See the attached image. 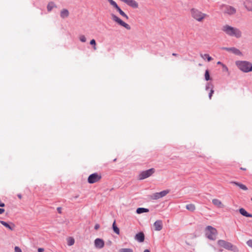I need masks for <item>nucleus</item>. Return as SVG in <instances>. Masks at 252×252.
<instances>
[{
	"label": "nucleus",
	"instance_id": "nucleus-41",
	"mask_svg": "<svg viewBox=\"0 0 252 252\" xmlns=\"http://www.w3.org/2000/svg\"><path fill=\"white\" fill-rule=\"evenodd\" d=\"M4 212V209L0 208V214H2Z\"/></svg>",
	"mask_w": 252,
	"mask_h": 252
},
{
	"label": "nucleus",
	"instance_id": "nucleus-27",
	"mask_svg": "<svg viewBox=\"0 0 252 252\" xmlns=\"http://www.w3.org/2000/svg\"><path fill=\"white\" fill-rule=\"evenodd\" d=\"M55 4L53 2H50L48 3L47 8L48 11H51L54 7H55Z\"/></svg>",
	"mask_w": 252,
	"mask_h": 252
},
{
	"label": "nucleus",
	"instance_id": "nucleus-11",
	"mask_svg": "<svg viewBox=\"0 0 252 252\" xmlns=\"http://www.w3.org/2000/svg\"><path fill=\"white\" fill-rule=\"evenodd\" d=\"M121 1L125 3L127 5L134 8L138 7V3L135 0H120Z\"/></svg>",
	"mask_w": 252,
	"mask_h": 252
},
{
	"label": "nucleus",
	"instance_id": "nucleus-43",
	"mask_svg": "<svg viewBox=\"0 0 252 252\" xmlns=\"http://www.w3.org/2000/svg\"><path fill=\"white\" fill-rule=\"evenodd\" d=\"M57 210H58L59 213H61V208L60 207L58 208Z\"/></svg>",
	"mask_w": 252,
	"mask_h": 252
},
{
	"label": "nucleus",
	"instance_id": "nucleus-25",
	"mask_svg": "<svg viewBox=\"0 0 252 252\" xmlns=\"http://www.w3.org/2000/svg\"><path fill=\"white\" fill-rule=\"evenodd\" d=\"M113 231L118 235L120 234L119 228L116 225V221H114L112 225Z\"/></svg>",
	"mask_w": 252,
	"mask_h": 252
},
{
	"label": "nucleus",
	"instance_id": "nucleus-49",
	"mask_svg": "<svg viewBox=\"0 0 252 252\" xmlns=\"http://www.w3.org/2000/svg\"><path fill=\"white\" fill-rule=\"evenodd\" d=\"M251 200H252V198H251Z\"/></svg>",
	"mask_w": 252,
	"mask_h": 252
},
{
	"label": "nucleus",
	"instance_id": "nucleus-18",
	"mask_svg": "<svg viewBox=\"0 0 252 252\" xmlns=\"http://www.w3.org/2000/svg\"><path fill=\"white\" fill-rule=\"evenodd\" d=\"M69 12L66 9H63L60 12V16L63 19H65L69 16Z\"/></svg>",
	"mask_w": 252,
	"mask_h": 252
},
{
	"label": "nucleus",
	"instance_id": "nucleus-45",
	"mask_svg": "<svg viewBox=\"0 0 252 252\" xmlns=\"http://www.w3.org/2000/svg\"><path fill=\"white\" fill-rule=\"evenodd\" d=\"M143 252H150V250L147 249L144 251Z\"/></svg>",
	"mask_w": 252,
	"mask_h": 252
},
{
	"label": "nucleus",
	"instance_id": "nucleus-9",
	"mask_svg": "<svg viewBox=\"0 0 252 252\" xmlns=\"http://www.w3.org/2000/svg\"><path fill=\"white\" fill-rule=\"evenodd\" d=\"M101 176L97 173H93L90 175L88 178V182L90 184H94L99 181Z\"/></svg>",
	"mask_w": 252,
	"mask_h": 252
},
{
	"label": "nucleus",
	"instance_id": "nucleus-37",
	"mask_svg": "<svg viewBox=\"0 0 252 252\" xmlns=\"http://www.w3.org/2000/svg\"><path fill=\"white\" fill-rule=\"evenodd\" d=\"M14 252H22V251L19 247L16 246L14 248Z\"/></svg>",
	"mask_w": 252,
	"mask_h": 252
},
{
	"label": "nucleus",
	"instance_id": "nucleus-32",
	"mask_svg": "<svg viewBox=\"0 0 252 252\" xmlns=\"http://www.w3.org/2000/svg\"><path fill=\"white\" fill-rule=\"evenodd\" d=\"M205 79L206 81H208L210 80V77L209 74V72L208 70H206L205 73Z\"/></svg>",
	"mask_w": 252,
	"mask_h": 252
},
{
	"label": "nucleus",
	"instance_id": "nucleus-20",
	"mask_svg": "<svg viewBox=\"0 0 252 252\" xmlns=\"http://www.w3.org/2000/svg\"><path fill=\"white\" fill-rule=\"evenodd\" d=\"M239 212L245 217L252 218V214L248 213L244 208H240Z\"/></svg>",
	"mask_w": 252,
	"mask_h": 252
},
{
	"label": "nucleus",
	"instance_id": "nucleus-15",
	"mask_svg": "<svg viewBox=\"0 0 252 252\" xmlns=\"http://www.w3.org/2000/svg\"><path fill=\"white\" fill-rule=\"evenodd\" d=\"M243 5L247 11L252 12V0H246L244 2Z\"/></svg>",
	"mask_w": 252,
	"mask_h": 252
},
{
	"label": "nucleus",
	"instance_id": "nucleus-29",
	"mask_svg": "<svg viewBox=\"0 0 252 252\" xmlns=\"http://www.w3.org/2000/svg\"><path fill=\"white\" fill-rule=\"evenodd\" d=\"M169 192V191L168 190H164L158 193H159L160 197L162 198L166 195Z\"/></svg>",
	"mask_w": 252,
	"mask_h": 252
},
{
	"label": "nucleus",
	"instance_id": "nucleus-30",
	"mask_svg": "<svg viewBox=\"0 0 252 252\" xmlns=\"http://www.w3.org/2000/svg\"><path fill=\"white\" fill-rule=\"evenodd\" d=\"M74 244V239L72 237L67 238V244L68 246H72Z\"/></svg>",
	"mask_w": 252,
	"mask_h": 252
},
{
	"label": "nucleus",
	"instance_id": "nucleus-1",
	"mask_svg": "<svg viewBox=\"0 0 252 252\" xmlns=\"http://www.w3.org/2000/svg\"><path fill=\"white\" fill-rule=\"evenodd\" d=\"M221 30L229 36L240 38L242 36V32L239 29L232 27L229 25H223L221 28Z\"/></svg>",
	"mask_w": 252,
	"mask_h": 252
},
{
	"label": "nucleus",
	"instance_id": "nucleus-36",
	"mask_svg": "<svg viewBox=\"0 0 252 252\" xmlns=\"http://www.w3.org/2000/svg\"><path fill=\"white\" fill-rule=\"evenodd\" d=\"M247 245L252 249V239L249 240L247 242Z\"/></svg>",
	"mask_w": 252,
	"mask_h": 252
},
{
	"label": "nucleus",
	"instance_id": "nucleus-31",
	"mask_svg": "<svg viewBox=\"0 0 252 252\" xmlns=\"http://www.w3.org/2000/svg\"><path fill=\"white\" fill-rule=\"evenodd\" d=\"M119 252H133L132 249L130 248H123L121 249Z\"/></svg>",
	"mask_w": 252,
	"mask_h": 252
},
{
	"label": "nucleus",
	"instance_id": "nucleus-17",
	"mask_svg": "<svg viewBox=\"0 0 252 252\" xmlns=\"http://www.w3.org/2000/svg\"><path fill=\"white\" fill-rule=\"evenodd\" d=\"M212 203L215 206L218 208H222L224 207V205L221 201L218 199H213L212 200Z\"/></svg>",
	"mask_w": 252,
	"mask_h": 252
},
{
	"label": "nucleus",
	"instance_id": "nucleus-34",
	"mask_svg": "<svg viewBox=\"0 0 252 252\" xmlns=\"http://www.w3.org/2000/svg\"><path fill=\"white\" fill-rule=\"evenodd\" d=\"M212 88V89H213V85L210 83H208L206 85V90H208L209 89H211V90Z\"/></svg>",
	"mask_w": 252,
	"mask_h": 252
},
{
	"label": "nucleus",
	"instance_id": "nucleus-40",
	"mask_svg": "<svg viewBox=\"0 0 252 252\" xmlns=\"http://www.w3.org/2000/svg\"><path fill=\"white\" fill-rule=\"evenodd\" d=\"M100 227V226L98 224H96L94 226V229L95 230H97L98 229H99Z\"/></svg>",
	"mask_w": 252,
	"mask_h": 252
},
{
	"label": "nucleus",
	"instance_id": "nucleus-4",
	"mask_svg": "<svg viewBox=\"0 0 252 252\" xmlns=\"http://www.w3.org/2000/svg\"><path fill=\"white\" fill-rule=\"evenodd\" d=\"M218 231L217 229L211 226H207L205 228V235L210 240H215L216 239Z\"/></svg>",
	"mask_w": 252,
	"mask_h": 252
},
{
	"label": "nucleus",
	"instance_id": "nucleus-8",
	"mask_svg": "<svg viewBox=\"0 0 252 252\" xmlns=\"http://www.w3.org/2000/svg\"><path fill=\"white\" fill-rule=\"evenodd\" d=\"M155 172L154 168H151L148 170L141 172L139 176L138 179L142 180L152 176Z\"/></svg>",
	"mask_w": 252,
	"mask_h": 252
},
{
	"label": "nucleus",
	"instance_id": "nucleus-38",
	"mask_svg": "<svg viewBox=\"0 0 252 252\" xmlns=\"http://www.w3.org/2000/svg\"><path fill=\"white\" fill-rule=\"evenodd\" d=\"M222 66L224 71L227 72L228 71V67L225 64H222Z\"/></svg>",
	"mask_w": 252,
	"mask_h": 252
},
{
	"label": "nucleus",
	"instance_id": "nucleus-19",
	"mask_svg": "<svg viewBox=\"0 0 252 252\" xmlns=\"http://www.w3.org/2000/svg\"><path fill=\"white\" fill-rule=\"evenodd\" d=\"M231 184H233L238 187H239L241 189L244 190H247L248 189L247 187L245 185L241 183L236 182H231Z\"/></svg>",
	"mask_w": 252,
	"mask_h": 252
},
{
	"label": "nucleus",
	"instance_id": "nucleus-44",
	"mask_svg": "<svg viewBox=\"0 0 252 252\" xmlns=\"http://www.w3.org/2000/svg\"><path fill=\"white\" fill-rule=\"evenodd\" d=\"M4 204L3 203H1L0 204V207H4Z\"/></svg>",
	"mask_w": 252,
	"mask_h": 252
},
{
	"label": "nucleus",
	"instance_id": "nucleus-3",
	"mask_svg": "<svg viewBox=\"0 0 252 252\" xmlns=\"http://www.w3.org/2000/svg\"><path fill=\"white\" fill-rule=\"evenodd\" d=\"M190 14L191 17L198 22H202L208 15L205 13H202L199 10L192 8L190 10Z\"/></svg>",
	"mask_w": 252,
	"mask_h": 252
},
{
	"label": "nucleus",
	"instance_id": "nucleus-21",
	"mask_svg": "<svg viewBox=\"0 0 252 252\" xmlns=\"http://www.w3.org/2000/svg\"><path fill=\"white\" fill-rule=\"evenodd\" d=\"M107 1L109 2L110 4L116 10L118 9L120 7L118 5L117 3L113 0H107Z\"/></svg>",
	"mask_w": 252,
	"mask_h": 252
},
{
	"label": "nucleus",
	"instance_id": "nucleus-39",
	"mask_svg": "<svg viewBox=\"0 0 252 252\" xmlns=\"http://www.w3.org/2000/svg\"><path fill=\"white\" fill-rule=\"evenodd\" d=\"M214 92V91L213 89H212L210 90V92L209 94V98H210V99H211L212 96V95H213V94Z\"/></svg>",
	"mask_w": 252,
	"mask_h": 252
},
{
	"label": "nucleus",
	"instance_id": "nucleus-13",
	"mask_svg": "<svg viewBox=\"0 0 252 252\" xmlns=\"http://www.w3.org/2000/svg\"><path fill=\"white\" fill-rule=\"evenodd\" d=\"M134 239L138 242H143L145 240L144 234L142 232H139L135 235Z\"/></svg>",
	"mask_w": 252,
	"mask_h": 252
},
{
	"label": "nucleus",
	"instance_id": "nucleus-24",
	"mask_svg": "<svg viewBox=\"0 0 252 252\" xmlns=\"http://www.w3.org/2000/svg\"><path fill=\"white\" fill-rule=\"evenodd\" d=\"M151 199L153 200H157L159 198H161L159 193L158 192H156L152 194L150 196Z\"/></svg>",
	"mask_w": 252,
	"mask_h": 252
},
{
	"label": "nucleus",
	"instance_id": "nucleus-48",
	"mask_svg": "<svg viewBox=\"0 0 252 252\" xmlns=\"http://www.w3.org/2000/svg\"><path fill=\"white\" fill-rule=\"evenodd\" d=\"M18 196L19 198H21V197H22L21 195H20V194L18 195Z\"/></svg>",
	"mask_w": 252,
	"mask_h": 252
},
{
	"label": "nucleus",
	"instance_id": "nucleus-5",
	"mask_svg": "<svg viewBox=\"0 0 252 252\" xmlns=\"http://www.w3.org/2000/svg\"><path fill=\"white\" fill-rule=\"evenodd\" d=\"M220 8L221 10H223V12L224 14H226L229 15H233L236 14V9L231 5L222 4L220 5Z\"/></svg>",
	"mask_w": 252,
	"mask_h": 252
},
{
	"label": "nucleus",
	"instance_id": "nucleus-47",
	"mask_svg": "<svg viewBox=\"0 0 252 252\" xmlns=\"http://www.w3.org/2000/svg\"><path fill=\"white\" fill-rule=\"evenodd\" d=\"M172 55L174 56H177V54H176V53H173L172 54Z\"/></svg>",
	"mask_w": 252,
	"mask_h": 252
},
{
	"label": "nucleus",
	"instance_id": "nucleus-6",
	"mask_svg": "<svg viewBox=\"0 0 252 252\" xmlns=\"http://www.w3.org/2000/svg\"><path fill=\"white\" fill-rule=\"evenodd\" d=\"M217 243L219 246L223 247L225 249L233 251L235 252H238V249L236 247L233 246L232 244L229 242H226L223 240H220L218 241Z\"/></svg>",
	"mask_w": 252,
	"mask_h": 252
},
{
	"label": "nucleus",
	"instance_id": "nucleus-2",
	"mask_svg": "<svg viewBox=\"0 0 252 252\" xmlns=\"http://www.w3.org/2000/svg\"><path fill=\"white\" fill-rule=\"evenodd\" d=\"M235 64L237 67L244 73L252 71V63L247 61H236Z\"/></svg>",
	"mask_w": 252,
	"mask_h": 252
},
{
	"label": "nucleus",
	"instance_id": "nucleus-7",
	"mask_svg": "<svg viewBox=\"0 0 252 252\" xmlns=\"http://www.w3.org/2000/svg\"><path fill=\"white\" fill-rule=\"evenodd\" d=\"M111 19L119 25L125 28L126 29L129 30L130 29V26L122 21L120 18H119L118 16L115 15L113 13H111L110 14Z\"/></svg>",
	"mask_w": 252,
	"mask_h": 252
},
{
	"label": "nucleus",
	"instance_id": "nucleus-12",
	"mask_svg": "<svg viewBox=\"0 0 252 252\" xmlns=\"http://www.w3.org/2000/svg\"><path fill=\"white\" fill-rule=\"evenodd\" d=\"M95 247L97 249H102L104 246V241L100 238H96L94 242Z\"/></svg>",
	"mask_w": 252,
	"mask_h": 252
},
{
	"label": "nucleus",
	"instance_id": "nucleus-35",
	"mask_svg": "<svg viewBox=\"0 0 252 252\" xmlns=\"http://www.w3.org/2000/svg\"><path fill=\"white\" fill-rule=\"evenodd\" d=\"M79 39L82 42H85L86 41V38L85 36L84 35H80Z\"/></svg>",
	"mask_w": 252,
	"mask_h": 252
},
{
	"label": "nucleus",
	"instance_id": "nucleus-10",
	"mask_svg": "<svg viewBox=\"0 0 252 252\" xmlns=\"http://www.w3.org/2000/svg\"><path fill=\"white\" fill-rule=\"evenodd\" d=\"M222 50H225L226 51L231 52L233 54H234L235 55L239 56H242L243 53L242 52L238 49H237L236 47H222Z\"/></svg>",
	"mask_w": 252,
	"mask_h": 252
},
{
	"label": "nucleus",
	"instance_id": "nucleus-28",
	"mask_svg": "<svg viewBox=\"0 0 252 252\" xmlns=\"http://www.w3.org/2000/svg\"><path fill=\"white\" fill-rule=\"evenodd\" d=\"M200 56L203 59H207L208 62H210L213 60L212 58L207 54L204 55L201 54Z\"/></svg>",
	"mask_w": 252,
	"mask_h": 252
},
{
	"label": "nucleus",
	"instance_id": "nucleus-33",
	"mask_svg": "<svg viewBox=\"0 0 252 252\" xmlns=\"http://www.w3.org/2000/svg\"><path fill=\"white\" fill-rule=\"evenodd\" d=\"M90 44L94 46V50H96V42H95V41L94 39H93L91 40Z\"/></svg>",
	"mask_w": 252,
	"mask_h": 252
},
{
	"label": "nucleus",
	"instance_id": "nucleus-14",
	"mask_svg": "<svg viewBox=\"0 0 252 252\" xmlns=\"http://www.w3.org/2000/svg\"><path fill=\"white\" fill-rule=\"evenodd\" d=\"M154 226L156 231H160L162 229L163 224L161 220H157L154 223Z\"/></svg>",
	"mask_w": 252,
	"mask_h": 252
},
{
	"label": "nucleus",
	"instance_id": "nucleus-42",
	"mask_svg": "<svg viewBox=\"0 0 252 252\" xmlns=\"http://www.w3.org/2000/svg\"><path fill=\"white\" fill-rule=\"evenodd\" d=\"M44 249L43 248H39L38 249V252H43Z\"/></svg>",
	"mask_w": 252,
	"mask_h": 252
},
{
	"label": "nucleus",
	"instance_id": "nucleus-16",
	"mask_svg": "<svg viewBox=\"0 0 252 252\" xmlns=\"http://www.w3.org/2000/svg\"><path fill=\"white\" fill-rule=\"evenodd\" d=\"M0 223L10 230H13L14 229L15 225L12 222L9 223L4 221L0 220Z\"/></svg>",
	"mask_w": 252,
	"mask_h": 252
},
{
	"label": "nucleus",
	"instance_id": "nucleus-26",
	"mask_svg": "<svg viewBox=\"0 0 252 252\" xmlns=\"http://www.w3.org/2000/svg\"><path fill=\"white\" fill-rule=\"evenodd\" d=\"M117 11L119 12V13L122 16L124 17L126 19H128V16L122 10L120 7L118 9H117Z\"/></svg>",
	"mask_w": 252,
	"mask_h": 252
},
{
	"label": "nucleus",
	"instance_id": "nucleus-22",
	"mask_svg": "<svg viewBox=\"0 0 252 252\" xmlns=\"http://www.w3.org/2000/svg\"><path fill=\"white\" fill-rule=\"evenodd\" d=\"M149 211L148 209L144 208H138L136 210V213L138 214L143 213H147Z\"/></svg>",
	"mask_w": 252,
	"mask_h": 252
},
{
	"label": "nucleus",
	"instance_id": "nucleus-23",
	"mask_svg": "<svg viewBox=\"0 0 252 252\" xmlns=\"http://www.w3.org/2000/svg\"><path fill=\"white\" fill-rule=\"evenodd\" d=\"M186 209L191 212H193L195 210V206L193 204H189L186 205Z\"/></svg>",
	"mask_w": 252,
	"mask_h": 252
},
{
	"label": "nucleus",
	"instance_id": "nucleus-46",
	"mask_svg": "<svg viewBox=\"0 0 252 252\" xmlns=\"http://www.w3.org/2000/svg\"><path fill=\"white\" fill-rule=\"evenodd\" d=\"M217 64H221V65H222V63L220 62H218L217 63Z\"/></svg>",
	"mask_w": 252,
	"mask_h": 252
}]
</instances>
